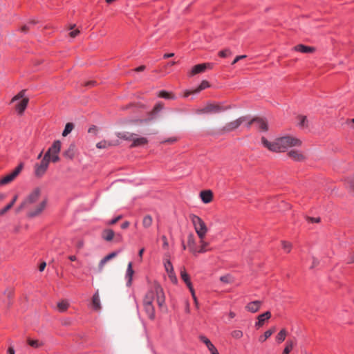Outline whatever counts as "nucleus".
Masks as SVG:
<instances>
[{
	"instance_id": "obj_1",
	"label": "nucleus",
	"mask_w": 354,
	"mask_h": 354,
	"mask_svg": "<svg viewBox=\"0 0 354 354\" xmlns=\"http://www.w3.org/2000/svg\"><path fill=\"white\" fill-rule=\"evenodd\" d=\"M41 193V188H35L17 207L16 212L19 213L25 209H28L27 212L28 217L32 218L40 216L47 205L46 199L39 201Z\"/></svg>"
},
{
	"instance_id": "obj_2",
	"label": "nucleus",
	"mask_w": 354,
	"mask_h": 354,
	"mask_svg": "<svg viewBox=\"0 0 354 354\" xmlns=\"http://www.w3.org/2000/svg\"><path fill=\"white\" fill-rule=\"evenodd\" d=\"M263 145L273 152H283L290 147H299L302 142L299 138L286 136L275 139L273 142H269L266 138H261Z\"/></svg>"
},
{
	"instance_id": "obj_3",
	"label": "nucleus",
	"mask_w": 354,
	"mask_h": 354,
	"mask_svg": "<svg viewBox=\"0 0 354 354\" xmlns=\"http://www.w3.org/2000/svg\"><path fill=\"white\" fill-rule=\"evenodd\" d=\"M149 295H151V297L150 302L153 304V301L156 300L160 308L164 307L165 296L163 289L160 284L155 283L151 286V289L147 292L144 298H147Z\"/></svg>"
},
{
	"instance_id": "obj_4",
	"label": "nucleus",
	"mask_w": 354,
	"mask_h": 354,
	"mask_svg": "<svg viewBox=\"0 0 354 354\" xmlns=\"http://www.w3.org/2000/svg\"><path fill=\"white\" fill-rule=\"evenodd\" d=\"M190 219L199 239H205L208 230L205 222L199 216L194 214L190 216Z\"/></svg>"
},
{
	"instance_id": "obj_5",
	"label": "nucleus",
	"mask_w": 354,
	"mask_h": 354,
	"mask_svg": "<svg viewBox=\"0 0 354 354\" xmlns=\"http://www.w3.org/2000/svg\"><path fill=\"white\" fill-rule=\"evenodd\" d=\"M246 120V117L243 116L240 117L239 118L234 120L233 121H231L230 122L226 123L223 127L220 128L217 130L216 133L217 135H224L227 133H230L237 128L239 127V126Z\"/></svg>"
},
{
	"instance_id": "obj_6",
	"label": "nucleus",
	"mask_w": 354,
	"mask_h": 354,
	"mask_svg": "<svg viewBox=\"0 0 354 354\" xmlns=\"http://www.w3.org/2000/svg\"><path fill=\"white\" fill-rule=\"evenodd\" d=\"M229 109L228 106H223L218 103H208L205 105L202 109L198 111V113H218L225 111Z\"/></svg>"
},
{
	"instance_id": "obj_7",
	"label": "nucleus",
	"mask_w": 354,
	"mask_h": 354,
	"mask_svg": "<svg viewBox=\"0 0 354 354\" xmlns=\"http://www.w3.org/2000/svg\"><path fill=\"white\" fill-rule=\"evenodd\" d=\"M23 164H19L12 171L0 178V186H4L12 183L20 174L23 169Z\"/></svg>"
},
{
	"instance_id": "obj_8",
	"label": "nucleus",
	"mask_w": 354,
	"mask_h": 354,
	"mask_svg": "<svg viewBox=\"0 0 354 354\" xmlns=\"http://www.w3.org/2000/svg\"><path fill=\"white\" fill-rule=\"evenodd\" d=\"M49 162L50 160L48 159L46 156H44L41 162L35 165V173L36 176L41 177L45 174L46 171L48 169Z\"/></svg>"
},
{
	"instance_id": "obj_9",
	"label": "nucleus",
	"mask_w": 354,
	"mask_h": 354,
	"mask_svg": "<svg viewBox=\"0 0 354 354\" xmlns=\"http://www.w3.org/2000/svg\"><path fill=\"white\" fill-rule=\"evenodd\" d=\"M151 298V295H149L147 298H144L143 306L149 318L150 319H153L155 318V310L153 304L150 302Z\"/></svg>"
},
{
	"instance_id": "obj_10",
	"label": "nucleus",
	"mask_w": 354,
	"mask_h": 354,
	"mask_svg": "<svg viewBox=\"0 0 354 354\" xmlns=\"http://www.w3.org/2000/svg\"><path fill=\"white\" fill-rule=\"evenodd\" d=\"M61 149V142L59 140L55 141L52 146L48 149L44 156L50 160V157L53 155L59 154Z\"/></svg>"
},
{
	"instance_id": "obj_11",
	"label": "nucleus",
	"mask_w": 354,
	"mask_h": 354,
	"mask_svg": "<svg viewBox=\"0 0 354 354\" xmlns=\"http://www.w3.org/2000/svg\"><path fill=\"white\" fill-rule=\"evenodd\" d=\"M213 64L211 63H204L195 65L190 71L189 75L193 76L196 74L204 72L207 68H212Z\"/></svg>"
},
{
	"instance_id": "obj_12",
	"label": "nucleus",
	"mask_w": 354,
	"mask_h": 354,
	"mask_svg": "<svg viewBox=\"0 0 354 354\" xmlns=\"http://www.w3.org/2000/svg\"><path fill=\"white\" fill-rule=\"evenodd\" d=\"M210 86L209 83L207 80H203L201 84L198 86L197 88L191 91H187L185 92L184 97H188L191 94H196L205 88H209Z\"/></svg>"
},
{
	"instance_id": "obj_13",
	"label": "nucleus",
	"mask_w": 354,
	"mask_h": 354,
	"mask_svg": "<svg viewBox=\"0 0 354 354\" xmlns=\"http://www.w3.org/2000/svg\"><path fill=\"white\" fill-rule=\"evenodd\" d=\"M262 302L259 300L253 301L248 304L245 306V309L252 313H255L260 309Z\"/></svg>"
},
{
	"instance_id": "obj_14",
	"label": "nucleus",
	"mask_w": 354,
	"mask_h": 354,
	"mask_svg": "<svg viewBox=\"0 0 354 354\" xmlns=\"http://www.w3.org/2000/svg\"><path fill=\"white\" fill-rule=\"evenodd\" d=\"M288 156L293 160L298 162L304 161L306 158L305 156L301 151L297 150H290L288 153Z\"/></svg>"
},
{
	"instance_id": "obj_15",
	"label": "nucleus",
	"mask_w": 354,
	"mask_h": 354,
	"mask_svg": "<svg viewBox=\"0 0 354 354\" xmlns=\"http://www.w3.org/2000/svg\"><path fill=\"white\" fill-rule=\"evenodd\" d=\"M294 50L302 53H313L315 51V48L313 46H308L303 44H298L293 48Z\"/></svg>"
},
{
	"instance_id": "obj_16",
	"label": "nucleus",
	"mask_w": 354,
	"mask_h": 354,
	"mask_svg": "<svg viewBox=\"0 0 354 354\" xmlns=\"http://www.w3.org/2000/svg\"><path fill=\"white\" fill-rule=\"evenodd\" d=\"M271 317V313L270 311H267L263 314L259 315L257 317V322H256L255 326L258 328L261 327L265 322L269 319Z\"/></svg>"
},
{
	"instance_id": "obj_17",
	"label": "nucleus",
	"mask_w": 354,
	"mask_h": 354,
	"mask_svg": "<svg viewBox=\"0 0 354 354\" xmlns=\"http://www.w3.org/2000/svg\"><path fill=\"white\" fill-rule=\"evenodd\" d=\"M200 196L204 203H209L213 199V193L210 190H204L201 192Z\"/></svg>"
},
{
	"instance_id": "obj_18",
	"label": "nucleus",
	"mask_w": 354,
	"mask_h": 354,
	"mask_svg": "<svg viewBox=\"0 0 354 354\" xmlns=\"http://www.w3.org/2000/svg\"><path fill=\"white\" fill-rule=\"evenodd\" d=\"M187 245H188L190 252L193 254L196 255L197 254V248H196L195 239H194V236L192 234H190L188 236Z\"/></svg>"
},
{
	"instance_id": "obj_19",
	"label": "nucleus",
	"mask_w": 354,
	"mask_h": 354,
	"mask_svg": "<svg viewBox=\"0 0 354 354\" xmlns=\"http://www.w3.org/2000/svg\"><path fill=\"white\" fill-rule=\"evenodd\" d=\"M200 339L201 342H203L207 347L209 351L211 352L212 354L216 353L218 352L216 347L212 344V343L209 341V339H207L205 336L201 335L200 336Z\"/></svg>"
},
{
	"instance_id": "obj_20",
	"label": "nucleus",
	"mask_w": 354,
	"mask_h": 354,
	"mask_svg": "<svg viewBox=\"0 0 354 354\" xmlns=\"http://www.w3.org/2000/svg\"><path fill=\"white\" fill-rule=\"evenodd\" d=\"M133 142L131 145V147H136L139 146H143L147 144L148 140L146 138L140 137V138H135L132 140Z\"/></svg>"
},
{
	"instance_id": "obj_21",
	"label": "nucleus",
	"mask_w": 354,
	"mask_h": 354,
	"mask_svg": "<svg viewBox=\"0 0 354 354\" xmlns=\"http://www.w3.org/2000/svg\"><path fill=\"white\" fill-rule=\"evenodd\" d=\"M75 145L74 144H71L68 147V149L66 150L63 155L64 157L68 159H73L75 156Z\"/></svg>"
},
{
	"instance_id": "obj_22",
	"label": "nucleus",
	"mask_w": 354,
	"mask_h": 354,
	"mask_svg": "<svg viewBox=\"0 0 354 354\" xmlns=\"http://www.w3.org/2000/svg\"><path fill=\"white\" fill-rule=\"evenodd\" d=\"M28 103V98H23L22 100L16 106V110L19 114H22Z\"/></svg>"
},
{
	"instance_id": "obj_23",
	"label": "nucleus",
	"mask_w": 354,
	"mask_h": 354,
	"mask_svg": "<svg viewBox=\"0 0 354 354\" xmlns=\"http://www.w3.org/2000/svg\"><path fill=\"white\" fill-rule=\"evenodd\" d=\"M199 243H200V247L198 249L197 248V254L198 253H205L207 251L210 250V249L208 248L209 245V243L205 241L204 240V239H200Z\"/></svg>"
},
{
	"instance_id": "obj_24",
	"label": "nucleus",
	"mask_w": 354,
	"mask_h": 354,
	"mask_svg": "<svg viewBox=\"0 0 354 354\" xmlns=\"http://www.w3.org/2000/svg\"><path fill=\"white\" fill-rule=\"evenodd\" d=\"M17 198L18 196L15 195L11 202L8 203L5 207L0 210V216L4 215L8 210H10L17 201Z\"/></svg>"
},
{
	"instance_id": "obj_25",
	"label": "nucleus",
	"mask_w": 354,
	"mask_h": 354,
	"mask_svg": "<svg viewBox=\"0 0 354 354\" xmlns=\"http://www.w3.org/2000/svg\"><path fill=\"white\" fill-rule=\"evenodd\" d=\"M114 235V232L111 229L104 230L102 234V238L107 241H111L113 240Z\"/></svg>"
},
{
	"instance_id": "obj_26",
	"label": "nucleus",
	"mask_w": 354,
	"mask_h": 354,
	"mask_svg": "<svg viewBox=\"0 0 354 354\" xmlns=\"http://www.w3.org/2000/svg\"><path fill=\"white\" fill-rule=\"evenodd\" d=\"M116 136L118 138L125 140H132L136 135L129 132H118L116 133Z\"/></svg>"
},
{
	"instance_id": "obj_27",
	"label": "nucleus",
	"mask_w": 354,
	"mask_h": 354,
	"mask_svg": "<svg viewBox=\"0 0 354 354\" xmlns=\"http://www.w3.org/2000/svg\"><path fill=\"white\" fill-rule=\"evenodd\" d=\"M69 306L66 300H62L57 304V309L60 313L66 312Z\"/></svg>"
},
{
	"instance_id": "obj_28",
	"label": "nucleus",
	"mask_w": 354,
	"mask_h": 354,
	"mask_svg": "<svg viewBox=\"0 0 354 354\" xmlns=\"http://www.w3.org/2000/svg\"><path fill=\"white\" fill-rule=\"evenodd\" d=\"M297 119L299 120L298 125L301 128H307L308 127V120L306 116L299 115L297 117Z\"/></svg>"
},
{
	"instance_id": "obj_29",
	"label": "nucleus",
	"mask_w": 354,
	"mask_h": 354,
	"mask_svg": "<svg viewBox=\"0 0 354 354\" xmlns=\"http://www.w3.org/2000/svg\"><path fill=\"white\" fill-rule=\"evenodd\" d=\"M92 304H93V308L95 310L100 309L101 306H100V297H99L98 292H96L93 295V299H92Z\"/></svg>"
},
{
	"instance_id": "obj_30",
	"label": "nucleus",
	"mask_w": 354,
	"mask_h": 354,
	"mask_svg": "<svg viewBox=\"0 0 354 354\" xmlns=\"http://www.w3.org/2000/svg\"><path fill=\"white\" fill-rule=\"evenodd\" d=\"M133 273H134V271L132 268V263L129 262L128 263V266H127V274H126L127 277H128V279H129L128 282H127L128 285H130L131 283V279H132Z\"/></svg>"
},
{
	"instance_id": "obj_31",
	"label": "nucleus",
	"mask_w": 354,
	"mask_h": 354,
	"mask_svg": "<svg viewBox=\"0 0 354 354\" xmlns=\"http://www.w3.org/2000/svg\"><path fill=\"white\" fill-rule=\"evenodd\" d=\"M153 223L152 217L150 215H146L142 219V226L147 229L151 226Z\"/></svg>"
},
{
	"instance_id": "obj_32",
	"label": "nucleus",
	"mask_w": 354,
	"mask_h": 354,
	"mask_svg": "<svg viewBox=\"0 0 354 354\" xmlns=\"http://www.w3.org/2000/svg\"><path fill=\"white\" fill-rule=\"evenodd\" d=\"M257 124L258 128L262 131H266L268 130L267 122L262 118H257Z\"/></svg>"
},
{
	"instance_id": "obj_33",
	"label": "nucleus",
	"mask_w": 354,
	"mask_h": 354,
	"mask_svg": "<svg viewBox=\"0 0 354 354\" xmlns=\"http://www.w3.org/2000/svg\"><path fill=\"white\" fill-rule=\"evenodd\" d=\"M163 108V104L162 103H158L157 104L154 108L153 109V110L150 112L149 115H150V118L149 120H151L153 118V117L160 111Z\"/></svg>"
},
{
	"instance_id": "obj_34",
	"label": "nucleus",
	"mask_w": 354,
	"mask_h": 354,
	"mask_svg": "<svg viewBox=\"0 0 354 354\" xmlns=\"http://www.w3.org/2000/svg\"><path fill=\"white\" fill-rule=\"evenodd\" d=\"M180 277L183 281L186 283L187 286H188V284H192L189 280V276L187 273L185 268L184 267L180 270Z\"/></svg>"
},
{
	"instance_id": "obj_35",
	"label": "nucleus",
	"mask_w": 354,
	"mask_h": 354,
	"mask_svg": "<svg viewBox=\"0 0 354 354\" xmlns=\"http://www.w3.org/2000/svg\"><path fill=\"white\" fill-rule=\"evenodd\" d=\"M115 144L112 143L111 142L106 141V140H102L96 144V147L98 149H107Z\"/></svg>"
},
{
	"instance_id": "obj_36",
	"label": "nucleus",
	"mask_w": 354,
	"mask_h": 354,
	"mask_svg": "<svg viewBox=\"0 0 354 354\" xmlns=\"http://www.w3.org/2000/svg\"><path fill=\"white\" fill-rule=\"evenodd\" d=\"M275 331V328H272L270 330H266L263 335L259 337V341L261 342H265L268 338H269L272 334Z\"/></svg>"
},
{
	"instance_id": "obj_37",
	"label": "nucleus",
	"mask_w": 354,
	"mask_h": 354,
	"mask_svg": "<svg viewBox=\"0 0 354 354\" xmlns=\"http://www.w3.org/2000/svg\"><path fill=\"white\" fill-rule=\"evenodd\" d=\"M74 129V124L71 122H68L66 124L65 128L62 132L63 136H68Z\"/></svg>"
},
{
	"instance_id": "obj_38",
	"label": "nucleus",
	"mask_w": 354,
	"mask_h": 354,
	"mask_svg": "<svg viewBox=\"0 0 354 354\" xmlns=\"http://www.w3.org/2000/svg\"><path fill=\"white\" fill-rule=\"evenodd\" d=\"M27 342L30 346L34 348H39L43 345V343L37 339H28Z\"/></svg>"
},
{
	"instance_id": "obj_39",
	"label": "nucleus",
	"mask_w": 354,
	"mask_h": 354,
	"mask_svg": "<svg viewBox=\"0 0 354 354\" xmlns=\"http://www.w3.org/2000/svg\"><path fill=\"white\" fill-rule=\"evenodd\" d=\"M286 335H287V332L285 329L281 330L277 336V342L279 343L283 342L286 339Z\"/></svg>"
},
{
	"instance_id": "obj_40",
	"label": "nucleus",
	"mask_w": 354,
	"mask_h": 354,
	"mask_svg": "<svg viewBox=\"0 0 354 354\" xmlns=\"http://www.w3.org/2000/svg\"><path fill=\"white\" fill-rule=\"evenodd\" d=\"M164 267L167 272H171L174 270L172 263L169 259H165L164 261Z\"/></svg>"
},
{
	"instance_id": "obj_41",
	"label": "nucleus",
	"mask_w": 354,
	"mask_h": 354,
	"mask_svg": "<svg viewBox=\"0 0 354 354\" xmlns=\"http://www.w3.org/2000/svg\"><path fill=\"white\" fill-rule=\"evenodd\" d=\"M158 96L160 97L165 98V99H174V95L172 93H168L165 91H161L159 93Z\"/></svg>"
},
{
	"instance_id": "obj_42",
	"label": "nucleus",
	"mask_w": 354,
	"mask_h": 354,
	"mask_svg": "<svg viewBox=\"0 0 354 354\" xmlns=\"http://www.w3.org/2000/svg\"><path fill=\"white\" fill-rule=\"evenodd\" d=\"M231 335L236 339H239L243 336V333L241 330H234L231 333Z\"/></svg>"
},
{
	"instance_id": "obj_43",
	"label": "nucleus",
	"mask_w": 354,
	"mask_h": 354,
	"mask_svg": "<svg viewBox=\"0 0 354 354\" xmlns=\"http://www.w3.org/2000/svg\"><path fill=\"white\" fill-rule=\"evenodd\" d=\"M293 348L292 342H288L282 354H289Z\"/></svg>"
},
{
	"instance_id": "obj_44",
	"label": "nucleus",
	"mask_w": 354,
	"mask_h": 354,
	"mask_svg": "<svg viewBox=\"0 0 354 354\" xmlns=\"http://www.w3.org/2000/svg\"><path fill=\"white\" fill-rule=\"evenodd\" d=\"M4 295L7 297L8 299V305L10 304V299L12 297V295H13V290L10 288H8V289H6L4 292Z\"/></svg>"
},
{
	"instance_id": "obj_45",
	"label": "nucleus",
	"mask_w": 354,
	"mask_h": 354,
	"mask_svg": "<svg viewBox=\"0 0 354 354\" xmlns=\"http://www.w3.org/2000/svg\"><path fill=\"white\" fill-rule=\"evenodd\" d=\"M282 243V247H283V249L286 252H290V250H291V248H292V245L289 242H287V241H283L281 242Z\"/></svg>"
},
{
	"instance_id": "obj_46",
	"label": "nucleus",
	"mask_w": 354,
	"mask_h": 354,
	"mask_svg": "<svg viewBox=\"0 0 354 354\" xmlns=\"http://www.w3.org/2000/svg\"><path fill=\"white\" fill-rule=\"evenodd\" d=\"M167 274H168V277H169L170 281L174 284L177 283L178 279H177V277L174 272V270H173L171 272H167Z\"/></svg>"
},
{
	"instance_id": "obj_47",
	"label": "nucleus",
	"mask_w": 354,
	"mask_h": 354,
	"mask_svg": "<svg viewBox=\"0 0 354 354\" xmlns=\"http://www.w3.org/2000/svg\"><path fill=\"white\" fill-rule=\"evenodd\" d=\"M220 281L225 283H230L232 281V278L230 275L227 274L220 277Z\"/></svg>"
},
{
	"instance_id": "obj_48",
	"label": "nucleus",
	"mask_w": 354,
	"mask_h": 354,
	"mask_svg": "<svg viewBox=\"0 0 354 354\" xmlns=\"http://www.w3.org/2000/svg\"><path fill=\"white\" fill-rule=\"evenodd\" d=\"M232 55V52L230 49H225L218 53V55L221 57H226Z\"/></svg>"
},
{
	"instance_id": "obj_49",
	"label": "nucleus",
	"mask_w": 354,
	"mask_h": 354,
	"mask_svg": "<svg viewBox=\"0 0 354 354\" xmlns=\"http://www.w3.org/2000/svg\"><path fill=\"white\" fill-rule=\"evenodd\" d=\"M25 91H26L25 90L21 91L17 95H15L12 98V101H15V100H18L21 98H22V99L24 98V96L25 95Z\"/></svg>"
},
{
	"instance_id": "obj_50",
	"label": "nucleus",
	"mask_w": 354,
	"mask_h": 354,
	"mask_svg": "<svg viewBox=\"0 0 354 354\" xmlns=\"http://www.w3.org/2000/svg\"><path fill=\"white\" fill-rule=\"evenodd\" d=\"M108 261L104 257L101 261L99 263V265H98V270L99 272H101L104 266V265Z\"/></svg>"
},
{
	"instance_id": "obj_51",
	"label": "nucleus",
	"mask_w": 354,
	"mask_h": 354,
	"mask_svg": "<svg viewBox=\"0 0 354 354\" xmlns=\"http://www.w3.org/2000/svg\"><path fill=\"white\" fill-rule=\"evenodd\" d=\"M118 252H113L108 255H106L104 258L109 261V260L115 258L118 255Z\"/></svg>"
},
{
	"instance_id": "obj_52",
	"label": "nucleus",
	"mask_w": 354,
	"mask_h": 354,
	"mask_svg": "<svg viewBox=\"0 0 354 354\" xmlns=\"http://www.w3.org/2000/svg\"><path fill=\"white\" fill-rule=\"evenodd\" d=\"M122 218V216L121 215H119L117 217H115V218L112 219L111 221H110L108 224L109 225H114L118 221H120V219Z\"/></svg>"
},
{
	"instance_id": "obj_53",
	"label": "nucleus",
	"mask_w": 354,
	"mask_h": 354,
	"mask_svg": "<svg viewBox=\"0 0 354 354\" xmlns=\"http://www.w3.org/2000/svg\"><path fill=\"white\" fill-rule=\"evenodd\" d=\"M247 56L245 55H239V56H236L235 57V59H234V61L232 62V64L234 65L235 64L236 62H238L239 60L241 59H243L244 58H245Z\"/></svg>"
},
{
	"instance_id": "obj_54",
	"label": "nucleus",
	"mask_w": 354,
	"mask_h": 354,
	"mask_svg": "<svg viewBox=\"0 0 354 354\" xmlns=\"http://www.w3.org/2000/svg\"><path fill=\"white\" fill-rule=\"evenodd\" d=\"M59 160V155H53L50 157V161H52L53 162H57Z\"/></svg>"
},
{
	"instance_id": "obj_55",
	"label": "nucleus",
	"mask_w": 354,
	"mask_h": 354,
	"mask_svg": "<svg viewBox=\"0 0 354 354\" xmlns=\"http://www.w3.org/2000/svg\"><path fill=\"white\" fill-rule=\"evenodd\" d=\"M162 241H163V245H162L163 248H165V249H167V248H168V246H169V243H168V241H167V237H166L165 236H164V235H163V236H162Z\"/></svg>"
},
{
	"instance_id": "obj_56",
	"label": "nucleus",
	"mask_w": 354,
	"mask_h": 354,
	"mask_svg": "<svg viewBox=\"0 0 354 354\" xmlns=\"http://www.w3.org/2000/svg\"><path fill=\"white\" fill-rule=\"evenodd\" d=\"M319 261L317 259L313 257V263H312V266H311L310 268H313L316 267L317 266L319 265Z\"/></svg>"
},
{
	"instance_id": "obj_57",
	"label": "nucleus",
	"mask_w": 354,
	"mask_h": 354,
	"mask_svg": "<svg viewBox=\"0 0 354 354\" xmlns=\"http://www.w3.org/2000/svg\"><path fill=\"white\" fill-rule=\"evenodd\" d=\"M307 220L312 223H319L320 221V218L307 217Z\"/></svg>"
},
{
	"instance_id": "obj_58",
	"label": "nucleus",
	"mask_w": 354,
	"mask_h": 354,
	"mask_svg": "<svg viewBox=\"0 0 354 354\" xmlns=\"http://www.w3.org/2000/svg\"><path fill=\"white\" fill-rule=\"evenodd\" d=\"M80 33V30H73L71 31L70 33H69V35L70 37H71L72 38H75L77 35H78Z\"/></svg>"
},
{
	"instance_id": "obj_59",
	"label": "nucleus",
	"mask_w": 354,
	"mask_h": 354,
	"mask_svg": "<svg viewBox=\"0 0 354 354\" xmlns=\"http://www.w3.org/2000/svg\"><path fill=\"white\" fill-rule=\"evenodd\" d=\"M187 287L189 289V291H190V292L192 294V297H196V294H195L194 289V288L192 286V284H188Z\"/></svg>"
},
{
	"instance_id": "obj_60",
	"label": "nucleus",
	"mask_w": 354,
	"mask_h": 354,
	"mask_svg": "<svg viewBox=\"0 0 354 354\" xmlns=\"http://www.w3.org/2000/svg\"><path fill=\"white\" fill-rule=\"evenodd\" d=\"M29 28H30V27H29V26H28V25H24V26L21 28L20 30H21V32H22L26 33V32H28V30H29Z\"/></svg>"
},
{
	"instance_id": "obj_61",
	"label": "nucleus",
	"mask_w": 354,
	"mask_h": 354,
	"mask_svg": "<svg viewBox=\"0 0 354 354\" xmlns=\"http://www.w3.org/2000/svg\"><path fill=\"white\" fill-rule=\"evenodd\" d=\"M254 122H257V118H254L252 120H251L248 124H247V128L248 129H250L251 125L254 123Z\"/></svg>"
},
{
	"instance_id": "obj_62",
	"label": "nucleus",
	"mask_w": 354,
	"mask_h": 354,
	"mask_svg": "<svg viewBox=\"0 0 354 354\" xmlns=\"http://www.w3.org/2000/svg\"><path fill=\"white\" fill-rule=\"evenodd\" d=\"M15 351L14 348L12 346H10L8 348L7 354H15Z\"/></svg>"
},
{
	"instance_id": "obj_63",
	"label": "nucleus",
	"mask_w": 354,
	"mask_h": 354,
	"mask_svg": "<svg viewBox=\"0 0 354 354\" xmlns=\"http://www.w3.org/2000/svg\"><path fill=\"white\" fill-rule=\"evenodd\" d=\"M46 266V262H42L40 264L39 268V271L42 272L45 269Z\"/></svg>"
},
{
	"instance_id": "obj_64",
	"label": "nucleus",
	"mask_w": 354,
	"mask_h": 354,
	"mask_svg": "<svg viewBox=\"0 0 354 354\" xmlns=\"http://www.w3.org/2000/svg\"><path fill=\"white\" fill-rule=\"evenodd\" d=\"M130 223L129 221H125L121 225L122 229H127L129 226Z\"/></svg>"
}]
</instances>
